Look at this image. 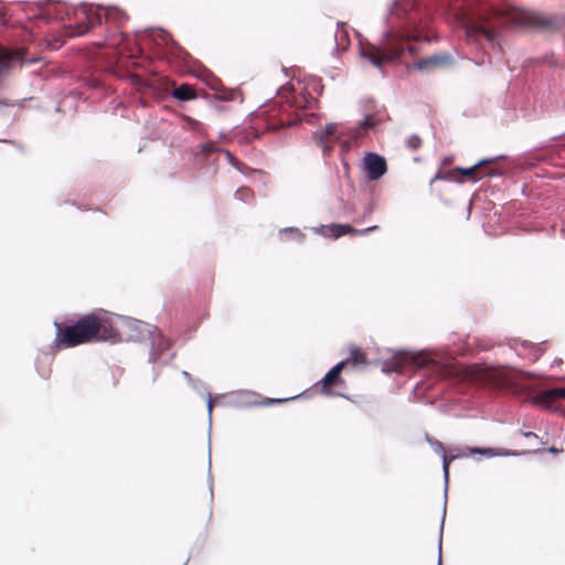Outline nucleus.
<instances>
[{"instance_id": "1", "label": "nucleus", "mask_w": 565, "mask_h": 565, "mask_svg": "<svg viewBox=\"0 0 565 565\" xmlns=\"http://www.w3.org/2000/svg\"><path fill=\"white\" fill-rule=\"evenodd\" d=\"M321 90L322 86L315 78L289 82L280 88L279 102H274L254 116L252 126L242 132L239 141L250 143L264 132H275L280 128L295 125L299 117L290 109H312L317 105V95H320Z\"/></svg>"}, {"instance_id": "2", "label": "nucleus", "mask_w": 565, "mask_h": 565, "mask_svg": "<svg viewBox=\"0 0 565 565\" xmlns=\"http://www.w3.org/2000/svg\"><path fill=\"white\" fill-rule=\"evenodd\" d=\"M55 343L58 348H74L85 343L116 341L119 337L109 318L100 312L81 317L72 324L55 322Z\"/></svg>"}, {"instance_id": "3", "label": "nucleus", "mask_w": 565, "mask_h": 565, "mask_svg": "<svg viewBox=\"0 0 565 565\" xmlns=\"http://www.w3.org/2000/svg\"><path fill=\"white\" fill-rule=\"evenodd\" d=\"M501 17L504 23L513 26L547 32H554L559 29V21L556 18L515 7L504 9Z\"/></svg>"}, {"instance_id": "4", "label": "nucleus", "mask_w": 565, "mask_h": 565, "mask_svg": "<svg viewBox=\"0 0 565 565\" xmlns=\"http://www.w3.org/2000/svg\"><path fill=\"white\" fill-rule=\"evenodd\" d=\"M81 13L83 14V21L76 23L74 30L70 32L71 36L87 33L95 25L102 24L103 20L115 28L122 26L128 20L127 13L116 7L84 9Z\"/></svg>"}, {"instance_id": "5", "label": "nucleus", "mask_w": 565, "mask_h": 565, "mask_svg": "<svg viewBox=\"0 0 565 565\" xmlns=\"http://www.w3.org/2000/svg\"><path fill=\"white\" fill-rule=\"evenodd\" d=\"M405 47L397 41H388L382 46L369 45L362 49V55L366 57L374 66L382 67L385 62L397 60Z\"/></svg>"}, {"instance_id": "6", "label": "nucleus", "mask_w": 565, "mask_h": 565, "mask_svg": "<svg viewBox=\"0 0 565 565\" xmlns=\"http://www.w3.org/2000/svg\"><path fill=\"white\" fill-rule=\"evenodd\" d=\"M375 230H377L376 225L364 228V230H356V228L352 227L350 224H330V225L321 226L319 232L326 237L339 238L347 234L363 235V234L373 232Z\"/></svg>"}, {"instance_id": "7", "label": "nucleus", "mask_w": 565, "mask_h": 565, "mask_svg": "<svg viewBox=\"0 0 565 565\" xmlns=\"http://www.w3.org/2000/svg\"><path fill=\"white\" fill-rule=\"evenodd\" d=\"M452 64V57L450 54L440 53L433 54L425 58H422L413 64V67L418 71H433L448 67Z\"/></svg>"}, {"instance_id": "8", "label": "nucleus", "mask_w": 565, "mask_h": 565, "mask_svg": "<svg viewBox=\"0 0 565 565\" xmlns=\"http://www.w3.org/2000/svg\"><path fill=\"white\" fill-rule=\"evenodd\" d=\"M364 168L370 180H379L387 171L385 159L374 152H370L364 157Z\"/></svg>"}, {"instance_id": "9", "label": "nucleus", "mask_w": 565, "mask_h": 565, "mask_svg": "<svg viewBox=\"0 0 565 565\" xmlns=\"http://www.w3.org/2000/svg\"><path fill=\"white\" fill-rule=\"evenodd\" d=\"M348 365V361H341L335 364L319 382L321 385V392L323 394H332V388L337 385L343 384L344 381L341 379V372Z\"/></svg>"}, {"instance_id": "10", "label": "nucleus", "mask_w": 565, "mask_h": 565, "mask_svg": "<svg viewBox=\"0 0 565 565\" xmlns=\"http://www.w3.org/2000/svg\"><path fill=\"white\" fill-rule=\"evenodd\" d=\"M558 399H565V387L543 391L532 398V403L545 409H551Z\"/></svg>"}, {"instance_id": "11", "label": "nucleus", "mask_w": 565, "mask_h": 565, "mask_svg": "<svg viewBox=\"0 0 565 565\" xmlns=\"http://www.w3.org/2000/svg\"><path fill=\"white\" fill-rule=\"evenodd\" d=\"M466 34L469 40H478L479 38H482L491 44H494L499 36L494 29L480 23L467 25Z\"/></svg>"}, {"instance_id": "12", "label": "nucleus", "mask_w": 565, "mask_h": 565, "mask_svg": "<svg viewBox=\"0 0 565 565\" xmlns=\"http://www.w3.org/2000/svg\"><path fill=\"white\" fill-rule=\"evenodd\" d=\"M151 338V347L156 355H160L164 351L169 350L171 342L167 339L162 332L153 326H145Z\"/></svg>"}, {"instance_id": "13", "label": "nucleus", "mask_w": 565, "mask_h": 565, "mask_svg": "<svg viewBox=\"0 0 565 565\" xmlns=\"http://www.w3.org/2000/svg\"><path fill=\"white\" fill-rule=\"evenodd\" d=\"M407 362H412L413 364H415L417 366H425L427 363L426 358H424V356L411 355L408 353H402L394 358L393 370L396 372H402L404 369V365Z\"/></svg>"}, {"instance_id": "14", "label": "nucleus", "mask_w": 565, "mask_h": 565, "mask_svg": "<svg viewBox=\"0 0 565 565\" xmlns=\"http://www.w3.org/2000/svg\"><path fill=\"white\" fill-rule=\"evenodd\" d=\"M487 161H481L477 164H475L473 167H470V168H455L454 169V174L455 177L457 174H461L462 177H466L468 180H473V181H477L479 179H481L483 175H488V174H491L490 172H486L483 174H480V170L482 168L483 164H486Z\"/></svg>"}, {"instance_id": "15", "label": "nucleus", "mask_w": 565, "mask_h": 565, "mask_svg": "<svg viewBox=\"0 0 565 565\" xmlns=\"http://www.w3.org/2000/svg\"><path fill=\"white\" fill-rule=\"evenodd\" d=\"M171 95L181 102L192 100L198 97L196 90L189 84H181L180 86L175 87Z\"/></svg>"}, {"instance_id": "16", "label": "nucleus", "mask_w": 565, "mask_h": 565, "mask_svg": "<svg viewBox=\"0 0 565 565\" xmlns=\"http://www.w3.org/2000/svg\"><path fill=\"white\" fill-rule=\"evenodd\" d=\"M337 131V125L335 124H328L322 128L321 130H318L313 134V138L316 141L323 146V151L327 150V147L324 143L329 141V138L332 137Z\"/></svg>"}, {"instance_id": "17", "label": "nucleus", "mask_w": 565, "mask_h": 565, "mask_svg": "<svg viewBox=\"0 0 565 565\" xmlns=\"http://www.w3.org/2000/svg\"><path fill=\"white\" fill-rule=\"evenodd\" d=\"M20 56L18 54H13L6 50L4 47L0 46V68L1 70H8L11 67V62L13 60H18Z\"/></svg>"}, {"instance_id": "18", "label": "nucleus", "mask_w": 565, "mask_h": 565, "mask_svg": "<svg viewBox=\"0 0 565 565\" xmlns=\"http://www.w3.org/2000/svg\"><path fill=\"white\" fill-rule=\"evenodd\" d=\"M348 364L360 365L366 363V355L359 348H352L350 351V356L345 360Z\"/></svg>"}, {"instance_id": "19", "label": "nucleus", "mask_w": 565, "mask_h": 565, "mask_svg": "<svg viewBox=\"0 0 565 565\" xmlns=\"http://www.w3.org/2000/svg\"><path fill=\"white\" fill-rule=\"evenodd\" d=\"M440 180H444V181H455V182H462V179L461 178H457L455 177L454 174V170L451 171H443V170H439L435 175L434 178L430 180V185H433L436 181H440Z\"/></svg>"}, {"instance_id": "20", "label": "nucleus", "mask_w": 565, "mask_h": 565, "mask_svg": "<svg viewBox=\"0 0 565 565\" xmlns=\"http://www.w3.org/2000/svg\"><path fill=\"white\" fill-rule=\"evenodd\" d=\"M406 146L412 151H415L423 146V139L418 135H412L406 139Z\"/></svg>"}, {"instance_id": "21", "label": "nucleus", "mask_w": 565, "mask_h": 565, "mask_svg": "<svg viewBox=\"0 0 565 565\" xmlns=\"http://www.w3.org/2000/svg\"><path fill=\"white\" fill-rule=\"evenodd\" d=\"M468 452L470 455L480 454V455H486V456H489V457L497 456V455H502V452L497 451V450H494L492 448H477V447L468 448Z\"/></svg>"}, {"instance_id": "22", "label": "nucleus", "mask_w": 565, "mask_h": 565, "mask_svg": "<svg viewBox=\"0 0 565 565\" xmlns=\"http://www.w3.org/2000/svg\"><path fill=\"white\" fill-rule=\"evenodd\" d=\"M236 195L238 196V199L241 200H249V199H253L254 196V193L253 191L247 188V186H242L239 188L237 191H236Z\"/></svg>"}, {"instance_id": "23", "label": "nucleus", "mask_w": 565, "mask_h": 565, "mask_svg": "<svg viewBox=\"0 0 565 565\" xmlns=\"http://www.w3.org/2000/svg\"><path fill=\"white\" fill-rule=\"evenodd\" d=\"M226 157L233 167L242 171L243 163L241 161H238L230 151H226Z\"/></svg>"}, {"instance_id": "24", "label": "nucleus", "mask_w": 565, "mask_h": 565, "mask_svg": "<svg viewBox=\"0 0 565 565\" xmlns=\"http://www.w3.org/2000/svg\"><path fill=\"white\" fill-rule=\"evenodd\" d=\"M362 127L363 129H369V128H372L374 127V119L372 116H367L363 122H362Z\"/></svg>"}, {"instance_id": "25", "label": "nucleus", "mask_w": 565, "mask_h": 565, "mask_svg": "<svg viewBox=\"0 0 565 565\" xmlns=\"http://www.w3.org/2000/svg\"><path fill=\"white\" fill-rule=\"evenodd\" d=\"M236 93L234 90H231L224 95H221L220 98L224 100H233L235 98Z\"/></svg>"}, {"instance_id": "26", "label": "nucleus", "mask_w": 565, "mask_h": 565, "mask_svg": "<svg viewBox=\"0 0 565 565\" xmlns=\"http://www.w3.org/2000/svg\"><path fill=\"white\" fill-rule=\"evenodd\" d=\"M186 121L190 124L192 129H199L201 127V124L195 119L186 117Z\"/></svg>"}, {"instance_id": "27", "label": "nucleus", "mask_w": 565, "mask_h": 565, "mask_svg": "<svg viewBox=\"0 0 565 565\" xmlns=\"http://www.w3.org/2000/svg\"><path fill=\"white\" fill-rule=\"evenodd\" d=\"M450 461H451V459H448L446 456L444 457V471H445L446 477L448 476Z\"/></svg>"}, {"instance_id": "28", "label": "nucleus", "mask_w": 565, "mask_h": 565, "mask_svg": "<svg viewBox=\"0 0 565 565\" xmlns=\"http://www.w3.org/2000/svg\"><path fill=\"white\" fill-rule=\"evenodd\" d=\"M531 350H533V360H537L540 358V349L535 345H530Z\"/></svg>"}, {"instance_id": "29", "label": "nucleus", "mask_w": 565, "mask_h": 565, "mask_svg": "<svg viewBox=\"0 0 565 565\" xmlns=\"http://www.w3.org/2000/svg\"><path fill=\"white\" fill-rule=\"evenodd\" d=\"M523 436L526 438H537V435L532 431L523 433Z\"/></svg>"}, {"instance_id": "30", "label": "nucleus", "mask_w": 565, "mask_h": 565, "mask_svg": "<svg viewBox=\"0 0 565 565\" xmlns=\"http://www.w3.org/2000/svg\"><path fill=\"white\" fill-rule=\"evenodd\" d=\"M286 401H288V398H282V399H268V402H266V404L281 403V402H286Z\"/></svg>"}, {"instance_id": "31", "label": "nucleus", "mask_w": 565, "mask_h": 565, "mask_svg": "<svg viewBox=\"0 0 565 565\" xmlns=\"http://www.w3.org/2000/svg\"><path fill=\"white\" fill-rule=\"evenodd\" d=\"M119 36H120V39H119V40H116V39L111 40V41H110V43H109V45H117L118 43H120V42H121L122 33H120V34H119Z\"/></svg>"}, {"instance_id": "32", "label": "nucleus", "mask_w": 565, "mask_h": 565, "mask_svg": "<svg viewBox=\"0 0 565 565\" xmlns=\"http://www.w3.org/2000/svg\"><path fill=\"white\" fill-rule=\"evenodd\" d=\"M450 162H451V160H450V159H448V158H446V159L444 160L443 164H444V166H446V164H449Z\"/></svg>"}, {"instance_id": "33", "label": "nucleus", "mask_w": 565, "mask_h": 565, "mask_svg": "<svg viewBox=\"0 0 565 565\" xmlns=\"http://www.w3.org/2000/svg\"><path fill=\"white\" fill-rule=\"evenodd\" d=\"M550 451H551V452L556 454V452H557V449H556V448H554V447H552V448H550Z\"/></svg>"}, {"instance_id": "34", "label": "nucleus", "mask_w": 565, "mask_h": 565, "mask_svg": "<svg viewBox=\"0 0 565 565\" xmlns=\"http://www.w3.org/2000/svg\"><path fill=\"white\" fill-rule=\"evenodd\" d=\"M438 565H441V561L439 559V564Z\"/></svg>"}]
</instances>
